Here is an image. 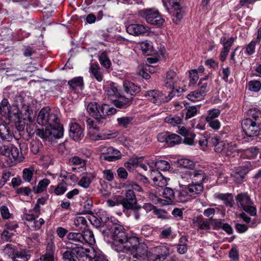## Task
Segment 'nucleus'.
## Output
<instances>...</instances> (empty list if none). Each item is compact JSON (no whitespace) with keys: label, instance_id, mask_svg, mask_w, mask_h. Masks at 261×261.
Listing matches in <instances>:
<instances>
[{"label":"nucleus","instance_id":"f257e3e1","mask_svg":"<svg viewBox=\"0 0 261 261\" xmlns=\"http://www.w3.org/2000/svg\"><path fill=\"white\" fill-rule=\"evenodd\" d=\"M37 123L41 125H47L45 129H37L35 133L45 141L51 142L63 136V126L60 124L58 112L48 107L42 109L37 119Z\"/></svg>","mask_w":261,"mask_h":261},{"label":"nucleus","instance_id":"f03ea898","mask_svg":"<svg viewBox=\"0 0 261 261\" xmlns=\"http://www.w3.org/2000/svg\"><path fill=\"white\" fill-rule=\"evenodd\" d=\"M113 238V248L117 252L124 253V249H129L132 246L138 244V239L134 236L128 237L124 231V227L116 222L109 228Z\"/></svg>","mask_w":261,"mask_h":261},{"label":"nucleus","instance_id":"7ed1b4c3","mask_svg":"<svg viewBox=\"0 0 261 261\" xmlns=\"http://www.w3.org/2000/svg\"><path fill=\"white\" fill-rule=\"evenodd\" d=\"M124 253L118 254V261L142 260L147 257V247L144 243H140L135 246H131L129 249H124Z\"/></svg>","mask_w":261,"mask_h":261},{"label":"nucleus","instance_id":"20e7f679","mask_svg":"<svg viewBox=\"0 0 261 261\" xmlns=\"http://www.w3.org/2000/svg\"><path fill=\"white\" fill-rule=\"evenodd\" d=\"M138 14L151 25L161 27L164 22V19L159 14L158 11L154 9H144L140 10Z\"/></svg>","mask_w":261,"mask_h":261},{"label":"nucleus","instance_id":"39448f33","mask_svg":"<svg viewBox=\"0 0 261 261\" xmlns=\"http://www.w3.org/2000/svg\"><path fill=\"white\" fill-rule=\"evenodd\" d=\"M242 127L243 132L248 137L251 138L257 136L260 132V123L257 121H253L252 119L246 118L242 121Z\"/></svg>","mask_w":261,"mask_h":261},{"label":"nucleus","instance_id":"423d86ee","mask_svg":"<svg viewBox=\"0 0 261 261\" xmlns=\"http://www.w3.org/2000/svg\"><path fill=\"white\" fill-rule=\"evenodd\" d=\"M180 176L181 178H185L187 180L191 179L195 183L201 184H203V182L206 178L204 171L201 170L186 171L185 172H182Z\"/></svg>","mask_w":261,"mask_h":261},{"label":"nucleus","instance_id":"0eeeda50","mask_svg":"<svg viewBox=\"0 0 261 261\" xmlns=\"http://www.w3.org/2000/svg\"><path fill=\"white\" fill-rule=\"evenodd\" d=\"M137 202V198L133 190H126L125 192V196L121 201L123 208L126 210L133 208Z\"/></svg>","mask_w":261,"mask_h":261},{"label":"nucleus","instance_id":"6e6552de","mask_svg":"<svg viewBox=\"0 0 261 261\" xmlns=\"http://www.w3.org/2000/svg\"><path fill=\"white\" fill-rule=\"evenodd\" d=\"M154 261H163L169 255V248L165 245H159L151 249Z\"/></svg>","mask_w":261,"mask_h":261},{"label":"nucleus","instance_id":"1a4fd4ad","mask_svg":"<svg viewBox=\"0 0 261 261\" xmlns=\"http://www.w3.org/2000/svg\"><path fill=\"white\" fill-rule=\"evenodd\" d=\"M9 253V258L11 261H28L31 256L30 251L27 250L15 251L11 248Z\"/></svg>","mask_w":261,"mask_h":261},{"label":"nucleus","instance_id":"9d476101","mask_svg":"<svg viewBox=\"0 0 261 261\" xmlns=\"http://www.w3.org/2000/svg\"><path fill=\"white\" fill-rule=\"evenodd\" d=\"M101 151V158L109 162L117 160L121 157L120 152L112 147H104Z\"/></svg>","mask_w":261,"mask_h":261},{"label":"nucleus","instance_id":"9b49d317","mask_svg":"<svg viewBox=\"0 0 261 261\" xmlns=\"http://www.w3.org/2000/svg\"><path fill=\"white\" fill-rule=\"evenodd\" d=\"M126 30L128 34L134 36L144 35L149 32V28L141 24H130Z\"/></svg>","mask_w":261,"mask_h":261},{"label":"nucleus","instance_id":"f8f14e48","mask_svg":"<svg viewBox=\"0 0 261 261\" xmlns=\"http://www.w3.org/2000/svg\"><path fill=\"white\" fill-rule=\"evenodd\" d=\"M84 129L76 122L71 123L70 125L69 136L75 141H80L84 137Z\"/></svg>","mask_w":261,"mask_h":261},{"label":"nucleus","instance_id":"ddd939ff","mask_svg":"<svg viewBox=\"0 0 261 261\" xmlns=\"http://www.w3.org/2000/svg\"><path fill=\"white\" fill-rule=\"evenodd\" d=\"M80 247H67V250L62 253L63 261H77L78 254L80 253Z\"/></svg>","mask_w":261,"mask_h":261},{"label":"nucleus","instance_id":"4468645a","mask_svg":"<svg viewBox=\"0 0 261 261\" xmlns=\"http://www.w3.org/2000/svg\"><path fill=\"white\" fill-rule=\"evenodd\" d=\"M100 109L101 117L99 119V124L105 123L107 116H110L116 113L117 110L113 107H111L109 105L103 103L99 106Z\"/></svg>","mask_w":261,"mask_h":261},{"label":"nucleus","instance_id":"2eb2a0df","mask_svg":"<svg viewBox=\"0 0 261 261\" xmlns=\"http://www.w3.org/2000/svg\"><path fill=\"white\" fill-rule=\"evenodd\" d=\"M96 215L99 217L100 223L102 227H106L107 229H109L116 222H118L115 218H110L108 215L105 211L99 212Z\"/></svg>","mask_w":261,"mask_h":261},{"label":"nucleus","instance_id":"dca6fc26","mask_svg":"<svg viewBox=\"0 0 261 261\" xmlns=\"http://www.w3.org/2000/svg\"><path fill=\"white\" fill-rule=\"evenodd\" d=\"M226 141H221L216 137L209 138V145L214 147L215 152L224 153Z\"/></svg>","mask_w":261,"mask_h":261},{"label":"nucleus","instance_id":"f3484780","mask_svg":"<svg viewBox=\"0 0 261 261\" xmlns=\"http://www.w3.org/2000/svg\"><path fill=\"white\" fill-rule=\"evenodd\" d=\"M105 94L109 99L112 102L115 101L120 94L118 92L115 84L112 83L105 87Z\"/></svg>","mask_w":261,"mask_h":261},{"label":"nucleus","instance_id":"a211bd4d","mask_svg":"<svg viewBox=\"0 0 261 261\" xmlns=\"http://www.w3.org/2000/svg\"><path fill=\"white\" fill-rule=\"evenodd\" d=\"M67 237L70 244L74 245L76 247H82L84 245L81 232H70L67 234Z\"/></svg>","mask_w":261,"mask_h":261},{"label":"nucleus","instance_id":"6ab92c4d","mask_svg":"<svg viewBox=\"0 0 261 261\" xmlns=\"http://www.w3.org/2000/svg\"><path fill=\"white\" fill-rule=\"evenodd\" d=\"M99 106L96 102H92L89 103L87 107V110L89 114L97 120L98 124H99V119L101 118Z\"/></svg>","mask_w":261,"mask_h":261},{"label":"nucleus","instance_id":"aec40b11","mask_svg":"<svg viewBox=\"0 0 261 261\" xmlns=\"http://www.w3.org/2000/svg\"><path fill=\"white\" fill-rule=\"evenodd\" d=\"M186 189L190 196L196 197L203 191V184L192 181Z\"/></svg>","mask_w":261,"mask_h":261},{"label":"nucleus","instance_id":"412c9836","mask_svg":"<svg viewBox=\"0 0 261 261\" xmlns=\"http://www.w3.org/2000/svg\"><path fill=\"white\" fill-rule=\"evenodd\" d=\"M79 250L81 253H79L77 255V261H92L94 250H90L82 247H80Z\"/></svg>","mask_w":261,"mask_h":261},{"label":"nucleus","instance_id":"4be33fe9","mask_svg":"<svg viewBox=\"0 0 261 261\" xmlns=\"http://www.w3.org/2000/svg\"><path fill=\"white\" fill-rule=\"evenodd\" d=\"M133 99L132 97L126 98L120 95L113 102L114 106L118 108L125 109L131 105Z\"/></svg>","mask_w":261,"mask_h":261},{"label":"nucleus","instance_id":"5701e85b","mask_svg":"<svg viewBox=\"0 0 261 261\" xmlns=\"http://www.w3.org/2000/svg\"><path fill=\"white\" fill-rule=\"evenodd\" d=\"M167 10L172 14L173 22L176 24L178 23L184 16L180 5H176L175 7L171 8L170 9L167 8Z\"/></svg>","mask_w":261,"mask_h":261},{"label":"nucleus","instance_id":"b1692460","mask_svg":"<svg viewBox=\"0 0 261 261\" xmlns=\"http://www.w3.org/2000/svg\"><path fill=\"white\" fill-rule=\"evenodd\" d=\"M240 149L234 142H227L224 154L229 157H234L239 153Z\"/></svg>","mask_w":261,"mask_h":261},{"label":"nucleus","instance_id":"393cba45","mask_svg":"<svg viewBox=\"0 0 261 261\" xmlns=\"http://www.w3.org/2000/svg\"><path fill=\"white\" fill-rule=\"evenodd\" d=\"M237 203L242 208L248 204H252V202L249 196L246 193H241L237 195L236 197Z\"/></svg>","mask_w":261,"mask_h":261},{"label":"nucleus","instance_id":"a878e982","mask_svg":"<svg viewBox=\"0 0 261 261\" xmlns=\"http://www.w3.org/2000/svg\"><path fill=\"white\" fill-rule=\"evenodd\" d=\"M83 237V245L89 244L93 245L95 243V238L93 232L90 229L85 228L83 229L82 232Z\"/></svg>","mask_w":261,"mask_h":261},{"label":"nucleus","instance_id":"bb28decb","mask_svg":"<svg viewBox=\"0 0 261 261\" xmlns=\"http://www.w3.org/2000/svg\"><path fill=\"white\" fill-rule=\"evenodd\" d=\"M176 81V74L175 72L172 70L168 71L165 80V86L170 89L173 88Z\"/></svg>","mask_w":261,"mask_h":261},{"label":"nucleus","instance_id":"cd10ccee","mask_svg":"<svg viewBox=\"0 0 261 261\" xmlns=\"http://www.w3.org/2000/svg\"><path fill=\"white\" fill-rule=\"evenodd\" d=\"M123 86L125 92L131 96L140 91V87L130 81H124Z\"/></svg>","mask_w":261,"mask_h":261},{"label":"nucleus","instance_id":"c85d7f7f","mask_svg":"<svg viewBox=\"0 0 261 261\" xmlns=\"http://www.w3.org/2000/svg\"><path fill=\"white\" fill-rule=\"evenodd\" d=\"M146 96H148V99L154 103H158L161 102L163 99L162 94L158 91L150 90L147 92Z\"/></svg>","mask_w":261,"mask_h":261},{"label":"nucleus","instance_id":"c756f323","mask_svg":"<svg viewBox=\"0 0 261 261\" xmlns=\"http://www.w3.org/2000/svg\"><path fill=\"white\" fill-rule=\"evenodd\" d=\"M247 118L252 119L253 121H256L261 124V112L256 108L250 109L246 112Z\"/></svg>","mask_w":261,"mask_h":261},{"label":"nucleus","instance_id":"7c9ffc66","mask_svg":"<svg viewBox=\"0 0 261 261\" xmlns=\"http://www.w3.org/2000/svg\"><path fill=\"white\" fill-rule=\"evenodd\" d=\"M90 72L92 74L98 82H101L103 79L102 73L98 65L91 64L89 68Z\"/></svg>","mask_w":261,"mask_h":261},{"label":"nucleus","instance_id":"2f4dec72","mask_svg":"<svg viewBox=\"0 0 261 261\" xmlns=\"http://www.w3.org/2000/svg\"><path fill=\"white\" fill-rule=\"evenodd\" d=\"M74 224L78 229H85L87 227V221L83 216H77L74 219Z\"/></svg>","mask_w":261,"mask_h":261},{"label":"nucleus","instance_id":"473e14b6","mask_svg":"<svg viewBox=\"0 0 261 261\" xmlns=\"http://www.w3.org/2000/svg\"><path fill=\"white\" fill-rule=\"evenodd\" d=\"M234 39L232 37L227 38L225 35L222 36L220 39V43L223 45V49L229 51L230 47L234 42Z\"/></svg>","mask_w":261,"mask_h":261},{"label":"nucleus","instance_id":"72a5a7b5","mask_svg":"<svg viewBox=\"0 0 261 261\" xmlns=\"http://www.w3.org/2000/svg\"><path fill=\"white\" fill-rule=\"evenodd\" d=\"M95 178L94 174L89 176H83L79 181L78 185L84 188H88L91 184L92 179Z\"/></svg>","mask_w":261,"mask_h":261},{"label":"nucleus","instance_id":"f704fd0d","mask_svg":"<svg viewBox=\"0 0 261 261\" xmlns=\"http://www.w3.org/2000/svg\"><path fill=\"white\" fill-rule=\"evenodd\" d=\"M189 194L187 189L176 191V195L174 202H185L188 200V194Z\"/></svg>","mask_w":261,"mask_h":261},{"label":"nucleus","instance_id":"c9c22d12","mask_svg":"<svg viewBox=\"0 0 261 261\" xmlns=\"http://www.w3.org/2000/svg\"><path fill=\"white\" fill-rule=\"evenodd\" d=\"M34 172L35 168L33 166L28 168H24L22 172L23 179L27 182H30L32 179Z\"/></svg>","mask_w":261,"mask_h":261},{"label":"nucleus","instance_id":"e433bc0d","mask_svg":"<svg viewBox=\"0 0 261 261\" xmlns=\"http://www.w3.org/2000/svg\"><path fill=\"white\" fill-rule=\"evenodd\" d=\"M50 180L46 178L40 180L37 187H34L33 188L34 191L36 193H39L42 192L47 186L49 184Z\"/></svg>","mask_w":261,"mask_h":261},{"label":"nucleus","instance_id":"4c0bfd02","mask_svg":"<svg viewBox=\"0 0 261 261\" xmlns=\"http://www.w3.org/2000/svg\"><path fill=\"white\" fill-rule=\"evenodd\" d=\"M163 195L164 198L169 200V202H174V200L175 198V195L173 189L168 187H166L164 189Z\"/></svg>","mask_w":261,"mask_h":261},{"label":"nucleus","instance_id":"58836bf2","mask_svg":"<svg viewBox=\"0 0 261 261\" xmlns=\"http://www.w3.org/2000/svg\"><path fill=\"white\" fill-rule=\"evenodd\" d=\"M133 120V117L124 116L118 118L117 119V121L118 122V124L120 126L126 128L128 126L129 124H131Z\"/></svg>","mask_w":261,"mask_h":261},{"label":"nucleus","instance_id":"ea45409f","mask_svg":"<svg viewBox=\"0 0 261 261\" xmlns=\"http://www.w3.org/2000/svg\"><path fill=\"white\" fill-rule=\"evenodd\" d=\"M165 121L172 126H175L180 124L182 119L179 116L170 115L165 118Z\"/></svg>","mask_w":261,"mask_h":261},{"label":"nucleus","instance_id":"a19ab883","mask_svg":"<svg viewBox=\"0 0 261 261\" xmlns=\"http://www.w3.org/2000/svg\"><path fill=\"white\" fill-rule=\"evenodd\" d=\"M8 116L6 118L10 120H16L20 118V114L19 109L16 106L11 107Z\"/></svg>","mask_w":261,"mask_h":261},{"label":"nucleus","instance_id":"79ce46f5","mask_svg":"<svg viewBox=\"0 0 261 261\" xmlns=\"http://www.w3.org/2000/svg\"><path fill=\"white\" fill-rule=\"evenodd\" d=\"M180 143V137L175 134H170L169 133V137H168L167 144L169 146H172Z\"/></svg>","mask_w":261,"mask_h":261},{"label":"nucleus","instance_id":"37998d69","mask_svg":"<svg viewBox=\"0 0 261 261\" xmlns=\"http://www.w3.org/2000/svg\"><path fill=\"white\" fill-rule=\"evenodd\" d=\"M99 60L101 65L106 68L108 69L110 67L111 61L107 57L106 51H103L101 53L99 56Z\"/></svg>","mask_w":261,"mask_h":261},{"label":"nucleus","instance_id":"c03bdc74","mask_svg":"<svg viewBox=\"0 0 261 261\" xmlns=\"http://www.w3.org/2000/svg\"><path fill=\"white\" fill-rule=\"evenodd\" d=\"M216 197L224 201L226 205L232 206L231 202L232 201V197L231 194H219L216 195Z\"/></svg>","mask_w":261,"mask_h":261},{"label":"nucleus","instance_id":"a18cd8bd","mask_svg":"<svg viewBox=\"0 0 261 261\" xmlns=\"http://www.w3.org/2000/svg\"><path fill=\"white\" fill-rule=\"evenodd\" d=\"M204 94L198 90L197 91L191 92L188 95L187 98L192 101H196L202 99Z\"/></svg>","mask_w":261,"mask_h":261},{"label":"nucleus","instance_id":"49530a36","mask_svg":"<svg viewBox=\"0 0 261 261\" xmlns=\"http://www.w3.org/2000/svg\"><path fill=\"white\" fill-rule=\"evenodd\" d=\"M220 110L218 109H214L208 111L207 115L205 117L206 121L216 120L220 114Z\"/></svg>","mask_w":261,"mask_h":261},{"label":"nucleus","instance_id":"de8ad7c7","mask_svg":"<svg viewBox=\"0 0 261 261\" xmlns=\"http://www.w3.org/2000/svg\"><path fill=\"white\" fill-rule=\"evenodd\" d=\"M155 167L157 169L162 171H167L170 168V165L169 162L163 160L156 161L155 163Z\"/></svg>","mask_w":261,"mask_h":261},{"label":"nucleus","instance_id":"09e8293b","mask_svg":"<svg viewBox=\"0 0 261 261\" xmlns=\"http://www.w3.org/2000/svg\"><path fill=\"white\" fill-rule=\"evenodd\" d=\"M68 84L72 88H75L77 87L83 86V80L81 77H77L68 81Z\"/></svg>","mask_w":261,"mask_h":261},{"label":"nucleus","instance_id":"8fccbe9b","mask_svg":"<svg viewBox=\"0 0 261 261\" xmlns=\"http://www.w3.org/2000/svg\"><path fill=\"white\" fill-rule=\"evenodd\" d=\"M178 164L179 166L186 168H191L194 166V162L187 159H181L178 160Z\"/></svg>","mask_w":261,"mask_h":261},{"label":"nucleus","instance_id":"3c124183","mask_svg":"<svg viewBox=\"0 0 261 261\" xmlns=\"http://www.w3.org/2000/svg\"><path fill=\"white\" fill-rule=\"evenodd\" d=\"M199 109L198 106H191L188 108L185 118L188 119L195 116L197 114Z\"/></svg>","mask_w":261,"mask_h":261},{"label":"nucleus","instance_id":"603ef678","mask_svg":"<svg viewBox=\"0 0 261 261\" xmlns=\"http://www.w3.org/2000/svg\"><path fill=\"white\" fill-rule=\"evenodd\" d=\"M261 88V83L258 81H251L248 83V89L253 92H258Z\"/></svg>","mask_w":261,"mask_h":261},{"label":"nucleus","instance_id":"864d4df0","mask_svg":"<svg viewBox=\"0 0 261 261\" xmlns=\"http://www.w3.org/2000/svg\"><path fill=\"white\" fill-rule=\"evenodd\" d=\"M67 190L66 184L65 182L59 183L57 187L55 189L54 192L57 195L63 194Z\"/></svg>","mask_w":261,"mask_h":261},{"label":"nucleus","instance_id":"5fc2aeb1","mask_svg":"<svg viewBox=\"0 0 261 261\" xmlns=\"http://www.w3.org/2000/svg\"><path fill=\"white\" fill-rule=\"evenodd\" d=\"M90 214L91 215L89 216L88 219L91 224L96 228L102 226L100 222L99 218L97 215L95 216L92 213Z\"/></svg>","mask_w":261,"mask_h":261},{"label":"nucleus","instance_id":"6e6d98bb","mask_svg":"<svg viewBox=\"0 0 261 261\" xmlns=\"http://www.w3.org/2000/svg\"><path fill=\"white\" fill-rule=\"evenodd\" d=\"M69 163L72 165L77 166L81 165V167L85 164V160L78 156H73L69 159Z\"/></svg>","mask_w":261,"mask_h":261},{"label":"nucleus","instance_id":"4d7b16f0","mask_svg":"<svg viewBox=\"0 0 261 261\" xmlns=\"http://www.w3.org/2000/svg\"><path fill=\"white\" fill-rule=\"evenodd\" d=\"M45 203V199L44 198H39L33 209V211L36 213V216L39 217L40 214V205H43Z\"/></svg>","mask_w":261,"mask_h":261},{"label":"nucleus","instance_id":"13d9d810","mask_svg":"<svg viewBox=\"0 0 261 261\" xmlns=\"http://www.w3.org/2000/svg\"><path fill=\"white\" fill-rule=\"evenodd\" d=\"M153 231V229L152 227L148 225H145L141 228V234L143 236L148 237L152 234Z\"/></svg>","mask_w":261,"mask_h":261},{"label":"nucleus","instance_id":"bf43d9fd","mask_svg":"<svg viewBox=\"0 0 261 261\" xmlns=\"http://www.w3.org/2000/svg\"><path fill=\"white\" fill-rule=\"evenodd\" d=\"M257 44L255 41H252L246 47L245 53L248 55H251L255 53V46Z\"/></svg>","mask_w":261,"mask_h":261},{"label":"nucleus","instance_id":"052dcab7","mask_svg":"<svg viewBox=\"0 0 261 261\" xmlns=\"http://www.w3.org/2000/svg\"><path fill=\"white\" fill-rule=\"evenodd\" d=\"M19 150L18 149L14 146H10V159L16 160L19 157Z\"/></svg>","mask_w":261,"mask_h":261},{"label":"nucleus","instance_id":"680f3d73","mask_svg":"<svg viewBox=\"0 0 261 261\" xmlns=\"http://www.w3.org/2000/svg\"><path fill=\"white\" fill-rule=\"evenodd\" d=\"M18 121L15 123V127L18 131L19 132L24 130L25 126V120L24 119H22L19 118L17 119Z\"/></svg>","mask_w":261,"mask_h":261},{"label":"nucleus","instance_id":"e2e57ef3","mask_svg":"<svg viewBox=\"0 0 261 261\" xmlns=\"http://www.w3.org/2000/svg\"><path fill=\"white\" fill-rule=\"evenodd\" d=\"M41 144L38 141H33L31 143V150L33 154H37L40 150Z\"/></svg>","mask_w":261,"mask_h":261},{"label":"nucleus","instance_id":"0e129e2a","mask_svg":"<svg viewBox=\"0 0 261 261\" xmlns=\"http://www.w3.org/2000/svg\"><path fill=\"white\" fill-rule=\"evenodd\" d=\"M103 178L109 181H112L114 179V173L111 170H104L102 171Z\"/></svg>","mask_w":261,"mask_h":261},{"label":"nucleus","instance_id":"69168bd1","mask_svg":"<svg viewBox=\"0 0 261 261\" xmlns=\"http://www.w3.org/2000/svg\"><path fill=\"white\" fill-rule=\"evenodd\" d=\"M44 223V221L42 218H40L39 220H34L31 223L29 224L32 227H33L35 229H39L41 226Z\"/></svg>","mask_w":261,"mask_h":261},{"label":"nucleus","instance_id":"338daca9","mask_svg":"<svg viewBox=\"0 0 261 261\" xmlns=\"http://www.w3.org/2000/svg\"><path fill=\"white\" fill-rule=\"evenodd\" d=\"M154 215H155L158 218L162 219H167L168 218L167 216V213L162 210L157 209L153 211Z\"/></svg>","mask_w":261,"mask_h":261},{"label":"nucleus","instance_id":"774afa93","mask_svg":"<svg viewBox=\"0 0 261 261\" xmlns=\"http://www.w3.org/2000/svg\"><path fill=\"white\" fill-rule=\"evenodd\" d=\"M41 261H55V254L45 253L40 257Z\"/></svg>","mask_w":261,"mask_h":261}]
</instances>
